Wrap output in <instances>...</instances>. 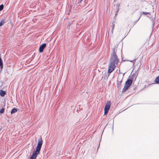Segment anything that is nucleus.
<instances>
[{
  "instance_id": "9",
  "label": "nucleus",
  "mask_w": 159,
  "mask_h": 159,
  "mask_svg": "<svg viewBox=\"0 0 159 159\" xmlns=\"http://www.w3.org/2000/svg\"><path fill=\"white\" fill-rule=\"evenodd\" d=\"M0 66H1V68L2 69V68L3 65H2V61L0 57Z\"/></svg>"
},
{
  "instance_id": "12",
  "label": "nucleus",
  "mask_w": 159,
  "mask_h": 159,
  "mask_svg": "<svg viewBox=\"0 0 159 159\" xmlns=\"http://www.w3.org/2000/svg\"><path fill=\"white\" fill-rule=\"evenodd\" d=\"M152 28H153L154 24V20L153 19H152Z\"/></svg>"
},
{
  "instance_id": "15",
  "label": "nucleus",
  "mask_w": 159,
  "mask_h": 159,
  "mask_svg": "<svg viewBox=\"0 0 159 159\" xmlns=\"http://www.w3.org/2000/svg\"><path fill=\"white\" fill-rule=\"evenodd\" d=\"M70 24H68V25L67 27V29L69 30L70 29Z\"/></svg>"
},
{
  "instance_id": "8",
  "label": "nucleus",
  "mask_w": 159,
  "mask_h": 159,
  "mask_svg": "<svg viewBox=\"0 0 159 159\" xmlns=\"http://www.w3.org/2000/svg\"><path fill=\"white\" fill-rule=\"evenodd\" d=\"M17 111V110L15 108H13L11 111V114H13L16 112Z\"/></svg>"
},
{
  "instance_id": "7",
  "label": "nucleus",
  "mask_w": 159,
  "mask_h": 159,
  "mask_svg": "<svg viewBox=\"0 0 159 159\" xmlns=\"http://www.w3.org/2000/svg\"><path fill=\"white\" fill-rule=\"evenodd\" d=\"M136 76L137 74L136 73H135L134 74H133L132 75V77H131V78L132 79H134L135 80L136 78Z\"/></svg>"
},
{
  "instance_id": "1",
  "label": "nucleus",
  "mask_w": 159,
  "mask_h": 159,
  "mask_svg": "<svg viewBox=\"0 0 159 159\" xmlns=\"http://www.w3.org/2000/svg\"><path fill=\"white\" fill-rule=\"evenodd\" d=\"M118 62V59L116 53L114 52L110 60V64L108 70L109 73H111L114 70L115 67L117 65Z\"/></svg>"
},
{
  "instance_id": "4",
  "label": "nucleus",
  "mask_w": 159,
  "mask_h": 159,
  "mask_svg": "<svg viewBox=\"0 0 159 159\" xmlns=\"http://www.w3.org/2000/svg\"><path fill=\"white\" fill-rule=\"evenodd\" d=\"M111 106V102L110 101H107V102L105 107L104 108V113L105 115H106L108 113L109 110Z\"/></svg>"
},
{
  "instance_id": "17",
  "label": "nucleus",
  "mask_w": 159,
  "mask_h": 159,
  "mask_svg": "<svg viewBox=\"0 0 159 159\" xmlns=\"http://www.w3.org/2000/svg\"><path fill=\"white\" fill-rule=\"evenodd\" d=\"M114 25H113V28H112V31H113V29L114 28Z\"/></svg>"
},
{
  "instance_id": "6",
  "label": "nucleus",
  "mask_w": 159,
  "mask_h": 159,
  "mask_svg": "<svg viewBox=\"0 0 159 159\" xmlns=\"http://www.w3.org/2000/svg\"><path fill=\"white\" fill-rule=\"evenodd\" d=\"M6 94V92L5 91L2 90H0V95L2 97L4 96Z\"/></svg>"
},
{
  "instance_id": "2",
  "label": "nucleus",
  "mask_w": 159,
  "mask_h": 159,
  "mask_svg": "<svg viewBox=\"0 0 159 159\" xmlns=\"http://www.w3.org/2000/svg\"><path fill=\"white\" fill-rule=\"evenodd\" d=\"M42 144L43 140L42 139H41L39 140L36 149L35 151L33 152L32 156L30 158V159H36L37 155L39 154Z\"/></svg>"
},
{
  "instance_id": "16",
  "label": "nucleus",
  "mask_w": 159,
  "mask_h": 159,
  "mask_svg": "<svg viewBox=\"0 0 159 159\" xmlns=\"http://www.w3.org/2000/svg\"><path fill=\"white\" fill-rule=\"evenodd\" d=\"M143 13L145 15H146L148 13V12H143Z\"/></svg>"
},
{
  "instance_id": "14",
  "label": "nucleus",
  "mask_w": 159,
  "mask_h": 159,
  "mask_svg": "<svg viewBox=\"0 0 159 159\" xmlns=\"http://www.w3.org/2000/svg\"><path fill=\"white\" fill-rule=\"evenodd\" d=\"M4 111V108H2L0 111V113H3Z\"/></svg>"
},
{
  "instance_id": "13",
  "label": "nucleus",
  "mask_w": 159,
  "mask_h": 159,
  "mask_svg": "<svg viewBox=\"0 0 159 159\" xmlns=\"http://www.w3.org/2000/svg\"><path fill=\"white\" fill-rule=\"evenodd\" d=\"M4 6L3 5L0 6V11L2 10Z\"/></svg>"
},
{
  "instance_id": "10",
  "label": "nucleus",
  "mask_w": 159,
  "mask_h": 159,
  "mask_svg": "<svg viewBox=\"0 0 159 159\" xmlns=\"http://www.w3.org/2000/svg\"><path fill=\"white\" fill-rule=\"evenodd\" d=\"M155 82L157 83H159V76L157 77L155 80Z\"/></svg>"
},
{
  "instance_id": "5",
  "label": "nucleus",
  "mask_w": 159,
  "mask_h": 159,
  "mask_svg": "<svg viewBox=\"0 0 159 159\" xmlns=\"http://www.w3.org/2000/svg\"><path fill=\"white\" fill-rule=\"evenodd\" d=\"M46 44L45 43H43V44L41 45L39 48V52H43V49H44V48L46 46Z\"/></svg>"
},
{
  "instance_id": "3",
  "label": "nucleus",
  "mask_w": 159,
  "mask_h": 159,
  "mask_svg": "<svg viewBox=\"0 0 159 159\" xmlns=\"http://www.w3.org/2000/svg\"><path fill=\"white\" fill-rule=\"evenodd\" d=\"M132 83L131 80H128L125 83V85L123 89V91H125L131 85Z\"/></svg>"
},
{
  "instance_id": "11",
  "label": "nucleus",
  "mask_w": 159,
  "mask_h": 159,
  "mask_svg": "<svg viewBox=\"0 0 159 159\" xmlns=\"http://www.w3.org/2000/svg\"><path fill=\"white\" fill-rule=\"evenodd\" d=\"M4 22H5L4 20H2L0 23V26H2L3 25L4 23Z\"/></svg>"
}]
</instances>
